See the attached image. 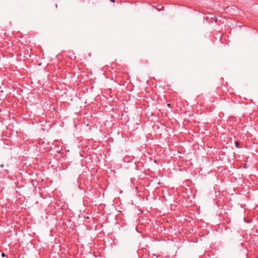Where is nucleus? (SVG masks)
Wrapping results in <instances>:
<instances>
[{"instance_id": "7ed1b4c3", "label": "nucleus", "mask_w": 258, "mask_h": 258, "mask_svg": "<svg viewBox=\"0 0 258 258\" xmlns=\"http://www.w3.org/2000/svg\"><path fill=\"white\" fill-rule=\"evenodd\" d=\"M0 166H1V168H3L4 167V164H1Z\"/></svg>"}, {"instance_id": "f03ea898", "label": "nucleus", "mask_w": 258, "mask_h": 258, "mask_svg": "<svg viewBox=\"0 0 258 258\" xmlns=\"http://www.w3.org/2000/svg\"><path fill=\"white\" fill-rule=\"evenodd\" d=\"M2 257H5V256H6L5 253L4 252H3V253H2Z\"/></svg>"}, {"instance_id": "20e7f679", "label": "nucleus", "mask_w": 258, "mask_h": 258, "mask_svg": "<svg viewBox=\"0 0 258 258\" xmlns=\"http://www.w3.org/2000/svg\"><path fill=\"white\" fill-rule=\"evenodd\" d=\"M163 7H162V8L161 9H158L159 10H163Z\"/></svg>"}, {"instance_id": "39448f33", "label": "nucleus", "mask_w": 258, "mask_h": 258, "mask_svg": "<svg viewBox=\"0 0 258 258\" xmlns=\"http://www.w3.org/2000/svg\"><path fill=\"white\" fill-rule=\"evenodd\" d=\"M112 2H114V0H110Z\"/></svg>"}, {"instance_id": "f257e3e1", "label": "nucleus", "mask_w": 258, "mask_h": 258, "mask_svg": "<svg viewBox=\"0 0 258 258\" xmlns=\"http://www.w3.org/2000/svg\"><path fill=\"white\" fill-rule=\"evenodd\" d=\"M239 142L238 141H236L235 142V145L236 148H240V147L239 146Z\"/></svg>"}]
</instances>
